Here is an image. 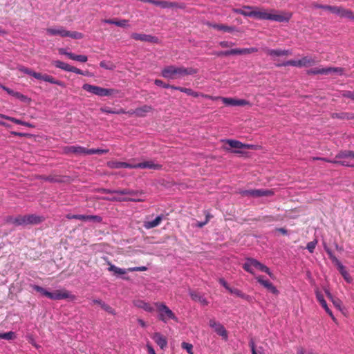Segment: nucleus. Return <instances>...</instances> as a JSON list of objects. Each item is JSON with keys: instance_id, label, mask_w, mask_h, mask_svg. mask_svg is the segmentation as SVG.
Returning <instances> with one entry per match:
<instances>
[{"instance_id": "1", "label": "nucleus", "mask_w": 354, "mask_h": 354, "mask_svg": "<svg viewBox=\"0 0 354 354\" xmlns=\"http://www.w3.org/2000/svg\"><path fill=\"white\" fill-rule=\"evenodd\" d=\"M232 12L244 17H252L258 20H270L277 22H288L292 17L290 12L277 13L274 10L268 12L256 6H243L242 8H233Z\"/></svg>"}, {"instance_id": "2", "label": "nucleus", "mask_w": 354, "mask_h": 354, "mask_svg": "<svg viewBox=\"0 0 354 354\" xmlns=\"http://www.w3.org/2000/svg\"><path fill=\"white\" fill-rule=\"evenodd\" d=\"M198 71L194 68L177 67L170 65L165 67L161 71V75L168 80H173L177 77H181L189 75H194Z\"/></svg>"}, {"instance_id": "3", "label": "nucleus", "mask_w": 354, "mask_h": 354, "mask_svg": "<svg viewBox=\"0 0 354 354\" xmlns=\"http://www.w3.org/2000/svg\"><path fill=\"white\" fill-rule=\"evenodd\" d=\"M46 33L50 36L59 35L62 37H71L75 39H80L84 37L82 32L77 31H69L65 29L63 26H56L48 28L46 30Z\"/></svg>"}, {"instance_id": "4", "label": "nucleus", "mask_w": 354, "mask_h": 354, "mask_svg": "<svg viewBox=\"0 0 354 354\" xmlns=\"http://www.w3.org/2000/svg\"><path fill=\"white\" fill-rule=\"evenodd\" d=\"M243 268L246 272L252 274H254V268H256L261 272H266L272 278L274 277L273 273L270 271L268 267L253 258L246 259L245 262L243 265Z\"/></svg>"}, {"instance_id": "5", "label": "nucleus", "mask_w": 354, "mask_h": 354, "mask_svg": "<svg viewBox=\"0 0 354 354\" xmlns=\"http://www.w3.org/2000/svg\"><path fill=\"white\" fill-rule=\"evenodd\" d=\"M83 90L94 94L100 97L110 96L114 93H118V91L113 88H105L98 86L91 85L89 84H84L82 86Z\"/></svg>"}, {"instance_id": "6", "label": "nucleus", "mask_w": 354, "mask_h": 354, "mask_svg": "<svg viewBox=\"0 0 354 354\" xmlns=\"http://www.w3.org/2000/svg\"><path fill=\"white\" fill-rule=\"evenodd\" d=\"M154 306L157 308L159 315L158 319L167 323V319H173L176 320L177 318L175 316L174 313L163 303L156 302L154 303Z\"/></svg>"}, {"instance_id": "7", "label": "nucleus", "mask_w": 354, "mask_h": 354, "mask_svg": "<svg viewBox=\"0 0 354 354\" xmlns=\"http://www.w3.org/2000/svg\"><path fill=\"white\" fill-rule=\"evenodd\" d=\"M344 68L341 67L314 68L307 71L308 75H328L333 73L339 75L344 74Z\"/></svg>"}, {"instance_id": "8", "label": "nucleus", "mask_w": 354, "mask_h": 354, "mask_svg": "<svg viewBox=\"0 0 354 354\" xmlns=\"http://www.w3.org/2000/svg\"><path fill=\"white\" fill-rule=\"evenodd\" d=\"M243 196H252L254 198L261 196H272L274 192L270 189H245L239 192Z\"/></svg>"}, {"instance_id": "9", "label": "nucleus", "mask_w": 354, "mask_h": 354, "mask_svg": "<svg viewBox=\"0 0 354 354\" xmlns=\"http://www.w3.org/2000/svg\"><path fill=\"white\" fill-rule=\"evenodd\" d=\"M47 298L52 300H62L66 299H74L75 296L65 289L56 290L54 292H49Z\"/></svg>"}, {"instance_id": "10", "label": "nucleus", "mask_w": 354, "mask_h": 354, "mask_svg": "<svg viewBox=\"0 0 354 354\" xmlns=\"http://www.w3.org/2000/svg\"><path fill=\"white\" fill-rule=\"evenodd\" d=\"M53 65L55 66L56 68H60L62 70H64L67 72H73L76 74L82 75H86V73L84 72L83 71L70 66L67 63H65L64 62L59 61V60H54L52 62Z\"/></svg>"}, {"instance_id": "11", "label": "nucleus", "mask_w": 354, "mask_h": 354, "mask_svg": "<svg viewBox=\"0 0 354 354\" xmlns=\"http://www.w3.org/2000/svg\"><path fill=\"white\" fill-rule=\"evenodd\" d=\"M209 326L214 329V330L217 333V335L222 337L223 339H227V332L225 327L220 322L212 319L209 321Z\"/></svg>"}, {"instance_id": "12", "label": "nucleus", "mask_w": 354, "mask_h": 354, "mask_svg": "<svg viewBox=\"0 0 354 354\" xmlns=\"http://www.w3.org/2000/svg\"><path fill=\"white\" fill-rule=\"evenodd\" d=\"M131 37L136 41H141L152 44H158L160 41L159 39L156 36L142 33L133 32L131 35Z\"/></svg>"}, {"instance_id": "13", "label": "nucleus", "mask_w": 354, "mask_h": 354, "mask_svg": "<svg viewBox=\"0 0 354 354\" xmlns=\"http://www.w3.org/2000/svg\"><path fill=\"white\" fill-rule=\"evenodd\" d=\"M226 142L230 145V147L236 149L233 150L232 152L234 153H241L242 152L239 150L240 149H254V146L250 144H243L241 142L236 140H227Z\"/></svg>"}, {"instance_id": "14", "label": "nucleus", "mask_w": 354, "mask_h": 354, "mask_svg": "<svg viewBox=\"0 0 354 354\" xmlns=\"http://www.w3.org/2000/svg\"><path fill=\"white\" fill-rule=\"evenodd\" d=\"M105 194H117L120 195H128L131 196H138L142 194V192L133 190L130 189H105L103 191Z\"/></svg>"}, {"instance_id": "15", "label": "nucleus", "mask_w": 354, "mask_h": 354, "mask_svg": "<svg viewBox=\"0 0 354 354\" xmlns=\"http://www.w3.org/2000/svg\"><path fill=\"white\" fill-rule=\"evenodd\" d=\"M216 99H221L223 104L228 106H245L250 104V102L248 101L243 99L216 97Z\"/></svg>"}, {"instance_id": "16", "label": "nucleus", "mask_w": 354, "mask_h": 354, "mask_svg": "<svg viewBox=\"0 0 354 354\" xmlns=\"http://www.w3.org/2000/svg\"><path fill=\"white\" fill-rule=\"evenodd\" d=\"M255 279L259 283L261 286H263L265 288H266L268 291L272 292L274 295H278L279 290L277 288L268 280H265L263 276L258 275L255 277Z\"/></svg>"}, {"instance_id": "17", "label": "nucleus", "mask_w": 354, "mask_h": 354, "mask_svg": "<svg viewBox=\"0 0 354 354\" xmlns=\"http://www.w3.org/2000/svg\"><path fill=\"white\" fill-rule=\"evenodd\" d=\"M86 151H88V149L79 145L66 146L64 148V152L66 154L87 155Z\"/></svg>"}, {"instance_id": "18", "label": "nucleus", "mask_w": 354, "mask_h": 354, "mask_svg": "<svg viewBox=\"0 0 354 354\" xmlns=\"http://www.w3.org/2000/svg\"><path fill=\"white\" fill-rule=\"evenodd\" d=\"M134 169H154V170H160L162 169V165L156 163L153 160H147L144 161L142 162H139L138 164L133 165Z\"/></svg>"}, {"instance_id": "19", "label": "nucleus", "mask_w": 354, "mask_h": 354, "mask_svg": "<svg viewBox=\"0 0 354 354\" xmlns=\"http://www.w3.org/2000/svg\"><path fill=\"white\" fill-rule=\"evenodd\" d=\"M264 52L269 56L271 57H280V56H287L292 55V51L288 49H270L268 48H264Z\"/></svg>"}, {"instance_id": "20", "label": "nucleus", "mask_w": 354, "mask_h": 354, "mask_svg": "<svg viewBox=\"0 0 354 354\" xmlns=\"http://www.w3.org/2000/svg\"><path fill=\"white\" fill-rule=\"evenodd\" d=\"M315 295L317 301L319 302L322 308L326 310V312L329 315V316L333 319V320H335V317H334L330 309L328 308L326 301L324 299L323 294L319 291L317 290L315 292Z\"/></svg>"}, {"instance_id": "21", "label": "nucleus", "mask_w": 354, "mask_h": 354, "mask_svg": "<svg viewBox=\"0 0 354 354\" xmlns=\"http://www.w3.org/2000/svg\"><path fill=\"white\" fill-rule=\"evenodd\" d=\"M152 339L161 349L164 350L167 347V339L160 333H155L152 336Z\"/></svg>"}, {"instance_id": "22", "label": "nucleus", "mask_w": 354, "mask_h": 354, "mask_svg": "<svg viewBox=\"0 0 354 354\" xmlns=\"http://www.w3.org/2000/svg\"><path fill=\"white\" fill-rule=\"evenodd\" d=\"M314 160H322L327 162H330L333 164L339 165L344 167H354V165L351 164L349 161L347 160H341L339 159H337L335 158L333 160H330L326 158H319L315 157L313 158Z\"/></svg>"}, {"instance_id": "23", "label": "nucleus", "mask_w": 354, "mask_h": 354, "mask_svg": "<svg viewBox=\"0 0 354 354\" xmlns=\"http://www.w3.org/2000/svg\"><path fill=\"white\" fill-rule=\"evenodd\" d=\"M38 80H41L44 82H49L50 84L58 85L62 88H64L66 86V84L64 82L56 80L53 76L47 75V74L40 73V77H39Z\"/></svg>"}, {"instance_id": "24", "label": "nucleus", "mask_w": 354, "mask_h": 354, "mask_svg": "<svg viewBox=\"0 0 354 354\" xmlns=\"http://www.w3.org/2000/svg\"><path fill=\"white\" fill-rule=\"evenodd\" d=\"M24 216L26 225L39 224L44 221V218L43 216L35 214H28L24 215Z\"/></svg>"}, {"instance_id": "25", "label": "nucleus", "mask_w": 354, "mask_h": 354, "mask_svg": "<svg viewBox=\"0 0 354 354\" xmlns=\"http://www.w3.org/2000/svg\"><path fill=\"white\" fill-rule=\"evenodd\" d=\"M163 218H164V216L162 214L158 215V216L156 217L155 219H153L152 221H145L143 226L146 229H151V228L156 227L160 224V223Z\"/></svg>"}, {"instance_id": "26", "label": "nucleus", "mask_w": 354, "mask_h": 354, "mask_svg": "<svg viewBox=\"0 0 354 354\" xmlns=\"http://www.w3.org/2000/svg\"><path fill=\"white\" fill-rule=\"evenodd\" d=\"M6 221L7 223H12L15 226L26 225L25 216L21 215H19L16 217L11 216H7Z\"/></svg>"}, {"instance_id": "27", "label": "nucleus", "mask_w": 354, "mask_h": 354, "mask_svg": "<svg viewBox=\"0 0 354 354\" xmlns=\"http://www.w3.org/2000/svg\"><path fill=\"white\" fill-rule=\"evenodd\" d=\"M153 4L157 6H160L162 8H177L178 5L176 2H171L162 0H153Z\"/></svg>"}, {"instance_id": "28", "label": "nucleus", "mask_w": 354, "mask_h": 354, "mask_svg": "<svg viewBox=\"0 0 354 354\" xmlns=\"http://www.w3.org/2000/svg\"><path fill=\"white\" fill-rule=\"evenodd\" d=\"M134 305H135V306H136L139 308H142L144 310L149 312V313H152L153 311H154V307L152 305H151L149 303L145 302L143 300L135 301Z\"/></svg>"}, {"instance_id": "29", "label": "nucleus", "mask_w": 354, "mask_h": 354, "mask_svg": "<svg viewBox=\"0 0 354 354\" xmlns=\"http://www.w3.org/2000/svg\"><path fill=\"white\" fill-rule=\"evenodd\" d=\"M336 15L343 18L354 20V12L351 10L338 7V11H337Z\"/></svg>"}, {"instance_id": "30", "label": "nucleus", "mask_w": 354, "mask_h": 354, "mask_svg": "<svg viewBox=\"0 0 354 354\" xmlns=\"http://www.w3.org/2000/svg\"><path fill=\"white\" fill-rule=\"evenodd\" d=\"M102 22L108 24H114L117 26L125 28L129 26V21L127 19L115 20L113 19H103Z\"/></svg>"}, {"instance_id": "31", "label": "nucleus", "mask_w": 354, "mask_h": 354, "mask_svg": "<svg viewBox=\"0 0 354 354\" xmlns=\"http://www.w3.org/2000/svg\"><path fill=\"white\" fill-rule=\"evenodd\" d=\"M335 266H337V270H339L344 280L347 283H351L352 282V278L349 275L348 272L346 270L344 266L341 263V261L337 263Z\"/></svg>"}, {"instance_id": "32", "label": "nucleus", "mask_w": 354, "mask_h": 354, "mask_svg": "<svg viewBox=\"0 0 354 354\" xmlns=\"http://www.w3.org/2000/svg\"><path fill=\"white\" fill-rule=\"evenodd\" d=\"M189 295L192 300L199 302L203 306H207V300L201 293L196 292H190Z\"/></svg>"}, {"instance_id": "33", "label": "nucleus", "mask_w": 354, "mask_h": 354, "mask_svg": "<svg viewBox=\"0 0 354 354\" xmlns=\"http://www.w3.org/2000/svg\"><path fill=\"white\" fill-rule=\"evenodd\" d=\"M208 26L209 27L213 28L214 29H216L217 30H222L224 32H232L235 30V28L234 26H229L224 24H208Z\"/></svg>"}, {"instance_id": "34", "label": "nucleus", "mask_w": 354, "mask_h": 354, "mask_svg": "<svg viewBox=\"0 0 354 354\" xmlns=\"http://www.w3.org/2000/svg\"><path fill=\"white\" fill-rule=\"evenodd\" d=\"M3 90L5 91H6L7 93L9 94L10 95L13 96V97L20 100L22 102H26L28 100L27 96L23 95L22 93H21L19 92L15 91L8 87L5 86L3 88Z\"/></svg>"}, {"instance_id": "35", "label": "nucleus", "mask_w": 354, "mask_h": 354, "mask_svg": "<svg viewBox=\"0 0 354 354\" xmlns=\"http://www.w3.org/2000/svg\"><path fill=\"white\" fill-rule=\"evenodd\" d=\"M333 118H337L340 120H353L354 114L352 113L340 112V113H333L331 114Z\"/></svg>"}, {"instance_id": "36", "label": "nucleus", "mask_w": 354, "mask_h": 354, "mask_svg": "<svg viewBox=\"0 0 354 354\" xmlns=\"http://www.w3.org/2000/svg\"><path fill=\"white\" fill-rule=\"evenodd\" d=\"M337 159L354 158V151L351 150H341L335 156Z\"/></svg>"}, {"instance_id": "37", "label": "nucleus", "mask_w": 354, "mask_h": 354, "mask_svg": "<svg viewBox=\"0 0 354 354\" xmlns=\"http://www.w3.org/2000/svg\"><path fill=\"white\" fill-rule=\"evenodd\" d=\"M316 62V59L312 56H305L299 59L301 68L312 66L315 64Z\"/></svg>"}, {"instance_id": "38", "label": "nucleus", "mask_w": 354, "mask_h": 354, "mask_svg": "<svg viewBox=\"0 0 354 354\" xmlns=\"http://www.w3.org/2000/svg\"><path fill=\"white\" fill-rule=\"evenodd\" d=\"M137 109V117H145L146 115L151 112L153 109L151 106L149 105H144L142 106L138 107Z\"/></svg>"}, {"instance_id": "39", "label": "nucleus", "mask_w": 354, "mask_h": 354, "mask_svg": "<svg viewBox=\"0 0 354 354\" xmlns=\"http://www.w3.org/2000/svg\"><path fill=\"white\" fill-rule=\"evenodd\" d=\"M276 66L277 67L292 66L301 68L299 59H298V60H294V59L288 60V61L283 62L281 64H278Z\"/></svg>"}, {"instance_id": "40", "label": "nucleus", "mask_w": 354, "mask_h": 354, "mask_svg": "<svg viewBox=\"0 0 354 354\" xmlns=\"http://www.w3.org/2000/svg\"><path fill=\"white\" fill-rule=\"evenodd\" d=\"M108 270L111 272H113L115 274H118V275H122V274H124L127 273L126 269L118 268V267L115 266V265H112V264L110 265Z\"/></svg>"}, {"instance_id": "41", "label": "nucleus", "mask_w": 354, "mask_h": 354, "mask_svg": "<svg viewBox=\"0 0 354 354\" xmlns=\"http://www.w3.org/2000/svg\"><path fill=\"white\" fill-rule=\"evenodd\" d=\"M315 8H321L326 10H328L332 13L336 14L337 11H338V6H327V5H322V4H316L315 5Z\"/></svg>"}, {"instance_id": "42", "label": "nucleus", "mask_w": 354, "mask_h": 354, "mask_svg": "<svg viewBox=\"0 0 354 354\" xmlns=\"http://www.w3.org/2000/svg\"><path fill=\"white\" fill-rule=\"evenodd\" d=\"M324 248L333 263L336 265L340 262V261L334 255L332 250L325 243L324 244Z\"/></svg>"}, {"instance_id": "43", "label": "nucleus", "mask_w": 354, "mask_h": 354, "mask_svg": "<svg viewBox=\"0 0 354 354\" xmlns=\"http://www.w3.org/2000/svg\"><path fill=\"white\" fill-rule=\"evenodd\" d=\"M110 200L112 201H118V202H129V201L140 202V201H143L142 199H133V198H131L130 197H115V196L110 198Z\"/></svg>"}, {"instance_id": "44", "label": "nucleus", "mask_w": 354, "mask_h": 354, "mask_svg": "<svg viewBox=\"0 0 354 354\" xmlns=\"http://www.w3.org/2000/svg\"><path fill=\"white\" fill-rule=\"evenodd\" d=\"M70 59L72 60L84 63L88 60V57L84 55H75L73 53V55H70Z\"/></svg>"}, {"instance_id": "45", "label": "nucleus", "mask_w": 354, "mask_h": 354, "mask_svg": "<svg viewBox=\"0 0 354 354\" xmlns=\"http://www.w3.org/2000/svg\"><path fill=\"white\" fill-rule=\"evenodd\" d=\"M85 221H91L100 223L102 221V218L98 215H86Z\"/></svg>"}, {"instance_id": "46", "label": "nucleus", "mask_w": 354, "mask_h": 354, "mask_svg": "<svg viewBox=\"0 0 354 354\" xmlns=\"http://www.w3.org/2000/svg\"><path fill=\"white\" fill-rule=\"evenodd\" d=\"M109 149H88L87 155L92 154H106L109 152Z\"/></svg>"}, {"instance_id": "47", "label": "nucleus", "mask_w": 354, "mask_h": 354, "mask_svg": "<svg viewBox=\"0 0 354 354\" xmlns=\"http://www.w3.org/2000/svg\"><path fill=\"white\" fill-rule=\"evenodd\" d=\"M15 337H16L15 333L12 331L0 333V339L11 340V339H15Z\"/></svg>"}, {"instance_id": "48", "label": "nucleus", "mask_w": 354, "mask_h": 354, "mask_svg": "<svg viewBox=\"0 0 354 354\" xmlns=\"http://www.w3.org/2000/svg\"><path fill=\"white\" fill-rule=\"evenodd\" d=\"M114 167L115 168H129V169H134L133 165L129 164L125 162H115L113 163Z\"/></svg>"}, {"instance_id": "49", "label": "nucleus", "mask_w": 354, "mask_h": 354, "mask_svg": "<svg viewBox=\"0 0 354 354\" xmlns=\"http://www.w3.org/2000/svg\"><path fill=\"white\" fill-rule=\"evenodd\" d=\"M31 287L33 290H36L37 292L41 293L42 295L45 297H48V294L49 293V291H48L46 289L44 288L41 286H39L38 285H31Z\"/></svg>"}, {"instance_id": "50", "label": "nucleus", "mask_w": 354, "mask_h": 354, "mask_svg": "<svg viewBox=\"0 0 354 354\" xmlns=\"http://www.w3.org/2000/svg\"><path fill=\"white\" fill-rule=\"evenodd\" d=\"M0 117L2 118L6 119L7 120L11 121V122H14L15 124H17L23 125V124H24V121L23 120H21L19 119H17V118H13V117L8 116V115H3V114H0Z\"/></svg>"}, {"instance_id": "51", "label": "nucleus", "mask_w": 354, "mask_h": 354, "mask_svg": "<svg viewBox=\"0 0 354 354\" xmlns=\"http://www.w3.org/2000/svg\"><path fill=\"white\" fill-rule=\"evenodd\" d=\"M66 218L68 219H77L85 221L86 215L68 214H66Z\"/></svg>"}, {"instance_id": "52", "label": "nucleus", "mask_w": 354, "mask_h": 354, "mask_svg": "<svg viewBox=\"0 0 354 354\" xmlns=\"http://www.w3.org/2000/svg\"><path fill=\"white\" fill-rule=\"evenodd\" d=\"M100 66L107 70H113L115 68V66L112 63L105 61L100 62Z\"/></svg>"}, {"instance_id": "53", "label": "nucleus", "mask_w": 354, "mask_h": 354, "mask_svg": "<svg viewBox=\"0 0 354 354\" xmlns=\"http://www.w3.org/2000/svg\"><path fill=\"white\" fill-rule=\"evenodd\" d=\"M181 347L186 350L189 354H193V345L192 344L183 342L181 344Z\"/></svg>"}, {"instance_id": "54", "label": "nucleus", "mask_w": 354, "mask_h": 354, "mask_svg": "<svg viewBox=\"0 0 354 354\" xmlns=\"http://www.w3.org/2000/svg\"><path fill=\"white\" fill-rule=\"evenodd\" d=\"M100 306L103 310H104L106 312L109 313V314H111V315L115 314V310L113 308H111L109 305L106 304L105 302H104L103 304H101Z\"/></svg>"}, {"instance_id": "55", "label": "nucleus", "mask_w": 354, "mask_h": 354, "mask_svg": "<svg viewBox=\"0 0 354 354\" xmlns=\"http://www.w3.org/2000/svg\"><path fill=\"white\" fill-rule=\"evenodd\" d=\"M234 55H245L249 54V48H234Z\"/></svg>"}, {"instance_id": "56", "label": "nucleus", "mask_w": 354, "mask_h": 354, "mask_svg": "<svg viewBox=\"0 0 354 354\" xmlns=\"http://www.w3.org/2000/svg\"><path fill=\"white\" fill-rule=\"evenodd\" d=\"M191 96H193L194 97H198L201 96V97H205L206 99H209V100H216V97H212V96L209 95L198 93V92H196L194 91H193V94Z\"/></svg>"}, {"instance_id": "57", "label": "nucleus", "mask_w": 354, "mask_h": 354, "mask_svg": "<svg viewBox=\"0 0 354 354\" xmlns=\"http://www.w3.org/2000/svg\"><path fill=\"white\" fill-rule=\"evenodd\" d=\"M154 84L158 86H160L165 88H171V86H172L169 84H166L162 80L158 79L154 81Z\"/></svg>"}, {"instance_id": "58", "label": "nucleus", "mask_w": 354, "mask_h": 354, "mask_svg": "<svg viewBox=\"0 0 354 354\" xmlns=\"http://www.w3.org/2000/svg\"><path fill=\"white\" fill-rule=\"evenodd\" d=\"M317 243V240H314L313 241L308 242L306 248L310 252L313 253L315 249L316 245Z\"/></svg>"}, {"instance_id": "59", "label": "nucleus", "mask_w": 354, "mask_h": 354, "mask_svg": "<svg viewBox=\"0 0 354 354\" xmlns=\"http://www.w3.org/2000/svg\"><path fill=\"white\" fill-rule=\"evenodd\" d=\"M229 292L231 294L235 295L236 296H237L241 299L243 298V295H244V293L241 290H240L237 288H230V289L229 290Z\"/></svg>"}, {"instance_id": "60", "label": "nucleus", "mask_w": 354, "mask_h": 354, "mask_svg": "<svg viewBox=\"0 0 354 354\" xmlns=\"http://www.w3.org/2000/svg\"><path fill=\"white\" fill-rule=\"evenodd\" d=\"M45 180L50 182V183H59L61 182V179L59 177L53 176H48L43 178Z\"/></svg>"}, {"instance_id": "61", "label": "nucleus", "mask_w": 354, "mask_h": 354, "mask_svg": "<svg viewBox=\"0 0 354 354\" xmlns=\"http://www.w3.org/2000/svg\"><path fill=\"white\" fill-rule=\"evenodd\" d=\"M217 56H230V55H234L233 49L228 50H224V51H220L216 53Z\"/></svg>"}, {"instance_id": "62", "label": "nucleus", "mask_w": 354, "mask_h": 354, "mask_svg": "<svg viewBox=\"0 0 354 354\" xmlns=\"http://www.w3.org/2000/svg\"><path fill=\"white\" fill-rule=\"evenodd\" d=\"M115 111H116V109H113L108 106H104V107L100 108L101 112L105 113H109V114H115V112H116Z\"/></svg>"}, {"instance_id": "63", "label": "nucleus", "mask_w": 354, "mask_h": 354, "mask_svg": "<svg viewBox=\"0 0 354 354\" xmlns=\"http://www.w3.org/2000/svg\"><path fill=\"white\" fill-rule=\"evenodd\" d=\"M234 44H235L234 43H233L232 41H221L219 42V46H221L222 48L232 47Z\"/></svg>"}, {"instance_id": "64", "label": "nucleus", "mask_w": 354, "mask_h": 354, "mask_svg": "<svg viewBox=\"0 0 354 354\" xmlns=\"http://www.w3.org/2000/svg\"><path fill=\"white\" fill-rule=\"evenodd\" d=\"M26 338L30 344H31L33 346H35L36 348H39L40 346L36 343L34 337L32 335H27Z\"/></svg>"}]
</instances>
